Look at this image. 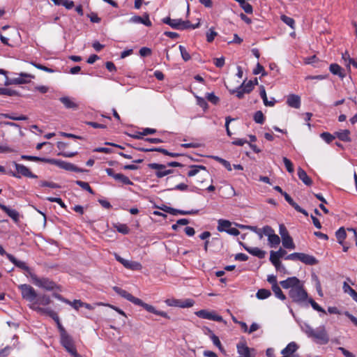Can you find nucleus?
Listing matches in <instances>:
<instances>
[{
	"label": "nucleus",
	"mask_w": 357,
	"mask_h": 357,
	"mask_svg": "<svg viewBox=\"0 0 357 357\" xmlns=\"http://www.w3.org/2000/svg\"><path fill=\"white\" fill-rule=\"evenodd\" d=\"M287 104L291 107L298 109L301 107V98L298 95L290 94L287 96Z\"/></svg>",
	"instance_id": "a878e982"
},
{
	"label": "nucleus",
	"mask_w": 357,
	"mask_h": 357,
	"mask_svg": "<svg viewBox=\"0 0 357 357\" xmlns=\"http://www.w3.org/2000/svg\"><path fill=\"white\" fill-rule=\"evenodd\" d=\"M343 289L345 293H348L351 297L356 292L354 289H352L346 282L343 284Z\"/></svg>",
	"instance_id": "774afa93"
},
{
	"label": "nucleus",
	"mask_w": 357,
	"mask_h": 357,
	"mask_svg": "<svg viewBox=\"0 0 357 357\" xmlns=\"http://www.w3.org/2000/svg\"><path fill=\"white\" fill-rule=\"evenodd\" d=\"M289 296L293 302L301 303L307 300V293L304 289L303 284L301 282L296 287L289 290Z\"/></svg>",
	"instance_id": "20e7f679"
},
{
	"label": "nucleus",
	"mask_w": 357,
	"mask_h": 357,
	"mask_svg": "<svg viewBox=\"0 0 357 357\" xmlns=\"http://www.w3.org/2000/svg\"><path fill=\"white\" fill-rule=\"evenodd\" d=\"M68 146V143L63 142H59L57 143V148L61 150V151L59 152L57 155H61L65 158H73L77 154V151L75 152H70V151H66V149Z\"/></svg>",
	"instance_id": "4be33fe9"
},
{
	"label": "nucleus",
	"mask_w": 357,
	"mask_h": 357,
	"mask_svg": "<svg viewBox=\"0 0 357 357\" xmlns=\"http://www.w3.org/2000/svg\"><path fill=\"white\" fill-rule=\"evenodd\" d=\"M32 77L31 75L26 74V73H21L20 77L9 79L8 77H6V80L4 81V85L8 86L11 84H26L29 82V80L27 79L28 78Z\"/></svg>",
	"instance_id": "2eb2a0df"
},
{
	"label": "nucleus",
	"mask_w": 357,
	"mask_h": 357,
	"mask_svg": "<svg viewBox=\"0 0 357 357\" xmlns=\"http://www.w3.org/2000/svg\"><path fill=\"white\" fill-rule=\"evenodd\" d=\"M239 3L240 6L248 14H252L253 12L252 6L250 3L245 1V0H236Z\"/></svg>",
	"instance_id": "79ce46f5"
},
{
	"label": "nucleus",
	"mask_w": 357,
	"mask_h": 357,
	"mask_svg": "<svg viewBox=\"0 0 357 357\" xmlns=\"http://www.w3.org/2000/svg\"><path fill=\"white\" fill-rule=\"evenodd\" d=\"M200 170H206V167L204 165H190L187 175L188 177H192L197 174Z\"/></svg>",
	"instance_id": "c9c22d12"
},
{
	"label": "nucleus",
	"mask_w": 357,
	"mask_h": 357,
	"mask_svg": "<svg viewBox=\"0 0 357 357\" xmlns=\"http://www.w3.org/2000/svg\"><path fill=\"white\" fill-rule=\"evenodd\" d=\"M206 98L213 105H217L220 102V98L214 93H206Z\"/></svg>",
	"instance_id": "4d7b16f0"
},
{
	"label": "nucleus",
	"mask_w": 357,
	"mask_h": 357,
	"mask_svg": "<svg viewBox=\"0 0 357 357\" xmlns=\"http://www.w3.org/2000/svg\"><path fill=\"white\" fill-rule=\"evenodd\" d=\"M329 70L332 74L337 75L341 79H343L346 76L344 70L337 63H331L329 66Z\"/></svg>",
	"instance_id": "cd10ccee"
},
{
	"label": "nucleus",
	"mask_w": 357,
	"mask_h": 357,
	"mask_svg": "<svg viewBox=\"0 0 357 357\" xmlns=\"http://www.w3.org/2000/svg\"><path fill=\"white\" fill-rule=\"evenodd\" d=\"M113 289L116 294L120 295L121 297L126 298V300L129 301L130 302L136 305H139L144 307L149 312L161 316L166 319H169V316L167 314V312L164 311L157 310L153 305L146 303L141 299L135 297L125 289H123L119 287H114Z\"/></svg>",
	"instance_id": "f257e3e1"
},
{
	"label": "nucleus",
	"mask_w": 357,
	"mask_h": 357,
	"mask_svg": "<svg viewBox=\"0 0 357 357\" xmlns=\"http://www.w3.org/2000/svg\"><path fill=\"white\" fill-rule=\"evenodd\" d=\"M335 236L337 238V242L340 245H343L344 241L347 237V233L344 227H340L335 232Z\"/></svg>",
	"instance_id": "58836bf2"
},
{
	"label": "nucleus",
	"mask_w": 357,
	"mask_h": 357,
	"mask_svg": "<svg viewBox=\"0 0 357 357\" xmlns=\"http://www.w3.org/2000/svg\"><path fill=\"white\" fill-rule=\"evenodd\" d=\"M0 95L13 96L18 95V93L13 89L8 88H0Z\"/></svg>",
	"instance_id": "5fc2aeb1"
},
{
	"label": "nucleus",
	"mask_w": 357,
	"mask_h": 357,
	"mask_svg": "<svg viewBox=\"0 0 357 357\" xmlns=\"http://www.w3.org/2000/svg\"><path fill=\"white\" fill-rule=\"evenodd\" d=\"M211 339L215 346H216L222 352H225V349H223L220 339L217 335L212 333L211 335Z\"/></svg>",
	"instance_id": "864d4df0"
},
{
	"label": "nucleus",
	"mask_w": 357,
	"mask_h": 357,
	"mask_svg": "<svg viewBox=\"0 0 357 357\" xmlns=\"http://www.w3.org/2000/svg\"><path fill=\"white\" fill-rule=\"evenodd\" d=\"M195 314L202 319L213 320L216 321H222V317L220 315L215 314L213 312H210L206 310H201L195 312Z\"/></svg>",
	"instance_id": "f3484780"
},
{
	"label": "nucleus",
	"mask_w": 357,
	"mask_h": 357,
	"mask_svg": "<svg viewBox=\"0 0 357 357\" xmlns=\"http://www.w3.org/2000/svg\"><path fill=\"white\" fill-rule=\"evenodd\" d=\"M47 200H48L50 202H55V203L58 204L63 208H66V204H64V202L62 201V199L60 197H47Z\"/></svg>",
	"instance_id": "680f3d73"
},
{
	"label": "nucleus",
	"mask_w": 357,
	"mask_h": 357,
	"mask_svg": "<svg viewBox=\"0 0 357 357\" xmlns=\"http://www.w3.org/2000/svg\"><path fill=\"white\" fill-rule=\"evenodd\" d=\"M215 161L222 165L228 171H231V165L230 162L219 156H212Z\"/></svg>",
	"instance_id": "49530a36"
},
{
	"label": "nucleus",
	"mask_w": 357,
	"mask_h": 357,
	"mask_svg": "<svg viewBox=\"0 0 357 357\" xmlns=\"http://www.w3.org/2000/svg\"><path fill=\"white\" fill-rule=\"evenodd\" d=\"M272 290L278 298L280 299L281 301H284L286 299V296L283 294L281 288L278 285L272 287Z\"/></svg>",
	"instance_id": "a18cd8bd"
},
{
	"label": "nucleus",
	"mask_w": 357,
	"mask_h": 357,
	"mask_svg": "<svg viewBox=\"0 0 357 357\" xmlns=\"http://www.w3.org/2000/svg\"><path fill=\"white\" fill-rule=\"evenodd\" d=\"M48 164L54 165L58 167L65 169L66 171L75 172H88L86 169L78 167L73 163L66 162L59 159L50 158L48 161Z\"/></svg>",
	"instance_id": "0eeeda50"
},
{
	"label": "nucleus",
	"mask_w": 357,
	"mask_h": 357,
	"mask_svg": "<svg viewBox=\"0 0 357 357\" xmlns=\"http://www.w3.org/2000/svg\"><path fill=\"white\" fill-rule=\"evenodd\" d=\"M218 33L214 31L213 28L209 29V30L206 32V40L208 43H212L215 37L217 36Z\"/></svg>",
	"instance_id": "bf43d9fd"
},
{
	"label": "nucleus",
	"mask_w": 357,
	"mask_h": 357,
	"mask_svg": "<svg viewBox=\"0 0 357 357\" xmlns=\"http://www.w3.org/2000/svg\"><path fill=\"white\" fill-rule=\"evenodd\" d=\"M179 29L178 30H185L188 29H195L196 28H198L199 26V22L192 24L190 23V21L186 20L183 21L181 19H180V23H179Z\"/></svg>",
	"instance_id": "f704fd0d"
},
{
	"label": "nucleus",
	"mask_w": 357,
	"mask_h": 357,
	"mask_svg": "<svg viewBox=\"0 0 357 357\" xmlns=\"http://www.w3.org/2000/svg\"><path fill=\"white\" fill-rule=\"evenodd\" d=\"M51 303L50 297L45 294H36V298L29 305L30 309L36 311L34 307H40V305H48Z\"/></svg>",
	"instance_id": "4468645a"
},
{
	"label": "nucleus",
	"mask_w": 357,
	"mask_h": 357,
	"mask_svg": "<svg viewBox=\"0 0 357 357\" xmlns=\"http://www.w3.org/2000/svg\"><path fill=\"white\" fill-rule=\"evenodd\" d=\"M240 244L243 247V248L250 255L258 257L259 259H264L266 255V252L259 249L257 247H250L246 244L240 242Z\"/></svg>",
	"instance_id": "6ab92c4d"
},
{
	"label": "nucleus",
	"mask_w": 357,
	"mask_h": 357,
	"mask_svg": "<svg viewBox=\"0 0 357 357\" xmlns=\"http://www.w3.org/2000/svg\"><path fill=\"white\" fill-rule=\"evenodd\" d=\"M270 261L272 263V264L275 266L277 271H285V268L282 265L280 258L274 256L273 254H270Z\"/></svg>",
	"instance_id": "473e14b6"
},
{
	"label": "nucleus",
	"mask_w": 357,
	"mask_h": 357,
	"mask_svg": "<svg viewBox=\"0 0 357 357\" xmlns=\"http://www.w3.org/2000/svg\"><path fill=\"white\" fill-rule=\"evenodd\" d=\"M217 229L220 232H227L232 236H238L240 234L238 229L231 227V222L227 220L220 219L218 222Z\"/></svg>",
	"instance_id": "f8f14e48"
},
{
	"label": "nucleus",
	"mask_w": 357,
	"mask_h": 357,
	"mask_svg": "<svg viewBox=\"0 0 357 357\" xmlns=\"http://www.w3.org/2000/svg\"><path fill=\"white\" fill-rule=\"evenodd\" d=\"M270 254H273L274 256L278 258H282L287 255V251L280 248L278 251L271 250Z\"/></svg>",
	"instance_id": "69168bd1"
},
{
	"label": "nucleus",
	"mask_w": 357,
	"mask_h": 357,
	"mask_svg": "<svg viewBox=\"0 0 357 357\" xmlns=\"http://www.w3.org/2000/svg\"><path fill=\"white\" fill-rule=\"evenodd\" d=\"M284 259L286 260L301 261L305 264L311 266L318 263V260L314 256L301 252L291 253L286 256Z\"/></svg>",
	"instance_id": "39448f33"
},
{
	"label": "nucleus",
	"mask_w": 357,
	"mask_h": 357,
	"mask_svg": "<svg viewBox=\"0 0 357 357\" xmlns=\"http://www.w3.org/2000/svg\"><path fill=\"white\" fill-rule=\"evenodd\" d=\"M116 181H118L124 185H133L132 181H131L128 176H125L123 174H118V175L116 176Z\"/></svg>",
	"instance_id": "de8ad7c7"
},
{
	"label": "nucleus",
	"mask_w": 357,
	"mask_h": 357,
	"mask_svg": "<svg viewBox=\"0 0 357 357\" xmlns=\"http://www.w3.org/2000/svg\"><path fill=\"white\" fill-rule=\"evenodd\" d=\"M308 302L310 303L311 306L314 310H317L318 312H324V310L317 303H316L312 298H309Z\"/></svg>",
	"instance_id": "338daca9"
},
{
	"label": "nucleus",
	"mask_w": 357,
	"mask_h": 357,
	"mask_svg": "<svg viewBox=\"0 0 357 357\" xmlns=\"http://www.w3.org/2000/svg\"><path fill=\"white\" fill-rule=\"evenodd\" d=\"M129 22L135 24H142L146 26H151L152 22L149 19V15L147 13H145L142 17L135 15L130 18Z\"/></svg>",
	"instance_id": "a211bd4d"
},
{
	"label": "nucleus",
	"mask_w": 357,
	"mask_h": 357,
	"mask_svg": "<svg viewBox=\"0 0 357 357\" xmlns=\"http://www.w3.org/2000/svg\"><path fill=\"white\" fill-rule=\"evenodd\" d=\"M36 312L41 314H45L51 317L54 321H58L59 317L56 312L48 307H34Z\"/></svg>",
	"instance_id": "b1692460"
},
{
	"label": "nucleus",
	"mask_w": 357,
	"mask_h": 357,
	"mask_svg": "<svg viewBox=\"0 0 357 357\" xmlns=\"http://www.w3.org/2000/svg\"><path fill=\"white\" fill-rule=\"evenodd\" d=\"M254 121L257 123L263 124L265 121V116L261 111H257L253 116Z\"/></svg>",
	"instance_id": "8fccbe9b"
},
{
	"label": "nucleus",
	"mask_w": 357,
	"mask_h": 357,
	"mask_svg": "<svg viewBox=\"0 0 357 357\" xmlns=\"http://www.w3.org/2000/svg\"><path fill=\"white\" fill-rule=\"evenodd\" d=\"M59 100L67 109H77L78 108V105L75 102L72 98L68 96L61 97L59 98Z\"/></svg>",
	"instance_id": "c756f323"
},
{
	"label": "nucleus",
	"mask_w": 357,
	"mask_h": 357,
	"mask_svg": "<svg viewBox=\"0 0 357 357\" xmlns=\"http://www.w3.org/2000/svg\"><path fill=\"white\" fill-rule=\"evenodd\" d=\"M259 73H261L262 76L266 75V73L265 72L264 67L259 63H257L256 68L253 70V74L258 75Z\"/></svg>",
	"instance_id": "0e129e2a"
},
{
	"label": "nucleus",
	"mask_w": 357,
	"mask_h": 357,
	"mask_svg": "<svg viewBox=\"0 0 357 357\" xmlns=\"http://www.w3.org/2000/svg\"><path fill=\"white\" fill-rule=\"evenodd\" d=\"M13 164L17 172L10 171L7 172L10 176L18 178H20L22 176L31 178H36L38 177L37 175L33 174L30 169L24 165L17 163L16 162H14Z\"/></svg>",
	"instance_id": "423d86ee"
},
{
	"label": "nucleus",
	"mask_w": 357,
	"mask_h": 357,
	"mask_svg": "<svg viewBox=\"0 0 357 357\" xmlns=\"http://www.w3.org/2000/svg\"><path fill=\"white\" fill-rule=\"evenodd\" d=\"M282 245L284 248L287 249H294L295 248V244L293 241L292 238L289 236H286L282 239Z\"/></svg>",
	"instance_id": "c03bdc74"
},
{
	"label": "nucleus",
	"mask_w": 357,
	"mask_h": 357,
	"mask_svg": "<svg viewBox=\"0 0 357 357\" xmlns=\"http://www.w3.org/2000/svg\"><path fill=\"white\" fill-rule=\"evenodd\" d=\"M61 344L73 356L78 357L79 354L75 346L73 338L68 334L61 337Z\"/></svg>",
	"instance_id": "9b49d317"
},
{
	"label": "nucleus",
	"mask_w": 357,
	"mask_h": 357,
	"mask_svg": "<svg viewBox=\"0 0 357 357\" xmlns=\"http://www.w3.org/2000/svg\"><path fill=\"white\" fill-rule=\"evenodd\" d=\"M271 295L270 290L266 289H260L257 291L256 296L259 300H264L268 298Z\"/></svg>",
	"instance_id": "37998d69"
},
{
	"label": "nucleus",
	"mask_w": 357,
	"mask_h": 357,
	"mask_svg": "<svg viewBox=\"0 0 357 357\" xmlns=\"http://www.w3.org/2000/svg\"><path fill=\"white\" fill-rule=\"evenodd\" d=\"M125 268L132 271H139L142 269V266L139 262L128 260L126 264H125Z\"/></svg>",
	"instance_id": "a19ab883"
},
{
	"label": "nucleus",
	"mask_w": 357,
	"mask_h": 357,
	"mask_svg": "<svg viewBox=\"0 0 357 357\" xmlns=\"http://www.w3.org/2000/svg\"><path fill=\"white\" fill-rule=\"evenodd\" d=\"M196 100H197V104L200 107H202L204 109V111H206L208 109V105L206 100L204 98H203L202 97L197 96Z\"/></svg>",
	"instance_id": "052dcab7"
},
{
	"label": "nucleus",
	"mask_w": 357,
	"mask_h": 357,
	"mask_svg": "<svg viewBox=\"0 0 357 357\" xmlns=\"http://www.w3.org/2000/svg\"><path fill=\"white\" fill-rule=\"evenodd\" d=\"M282 160L287 172L291 174L293 173L294 172V168L292 162L286 157H283Z\"/></svg>",
	"instance_id": "603ef678"
},
{
	"label": "nucleus",
	"mask_w": 357,
	"mask_h": 357,
	"mask_svg": "<svg viewBox=\"0 0 357 357\" xmlns=\"http://www.w3.org/2000/svg\"><path fill=\"white\" fill-rule=\"evenodd\" d=\"M268 242L270 247L276 248L280 243V238L278 235L274 233L272 235H269Z\"/></svg>",
	"instance_id": "ea45409f"
},
{
	"label": "nucleus",
	"mask_w": 357,
	"mask_h": 357,
	"mask_svg": "<svg viewBox=\"0 0 357 357\" xmlns=\"http://www.w3.org/2000/svg\"><path fill=\"white\" fill-rule=\"evenodd\" d=\"M305 333L317 344H326L329 342V337L324 326H320L316 328L307 326Z\"/></svg>",
	"instance_id": "f03ea898"
},
{
	"label": "nucleus",
	"mask_w": 357,
	"mask_h": 357,
	"mask_svg": "<svg viewBox=\"0 0 357 357\" xmlns=\"http://www.w3.org/2000/svg\"><path fill=\"white\" fill-rule=\"evenodd\" d=\"M335 136L341 141L349 142L351 141L350 137V131L349 130H344L336 132Z\"/></svg>",
	"instance_id": "72a5a7b5"
},
{
	"label": "nucleus",
	"mask_w": 357,
	"mask_h": 357,
	"mask_svg": "<svg viewBox=\"0 0 357 357\" xmlns=\"http://www.w3.org/2000/svg\"><path fill=\"white\" fill-rule=\"evenodd\" d=\"M40 186L48 187V188H54V189H57V188H61V186L59 184L52 182V181H41L40 182Z\"/></svg>",
	"instance_id": "6e6d98bb"
},
{
	"label": "nucleus",
	"mask_w": 357,
	"mask_h": 357,
	"mask_svg": "<svg viewBox=\"0 0 357 357\" xmlns=\"http://www.w3.org/2000/svg\"><path fill=\"white\" fill-rule=\"evenodd\" d=\"M281 20L285 23L287 25L290 26L291 29H294L295 21L293 18L288 17L287 15H282L281 16Z\"/></svg>",
	"instance_id": "3c124183"
},
{
	"label": "nucleus",
	"mask_w": 357,
	"mask_h": 357,
	"mask_svg": "<svg viewBox=\"0 0 357 357\" xmlns=\"http://www.w3.org/2000/svg\"><path fill=\"white\" fill-rule=\"evenodd\" d=\"M31 279L36 286L47 291H52L58 287L53 280L48 278H38L35 273L31 275Z\"/></svg>",
	"instance_id": "7ed1b4c3"
},
{
	"label": "nucleus",
	"mask_w": 357,
	"mask_h": 357,
	"mask_svg": "<svg viewBox=\"0 0 357 357\" xmlns=\"http://www.w3.org/2000/svg\"><path fill=\"white\" fill-rule=\"evenodd\" d=\"M75 183L79 187H81L83 190L88 191L91 195H94V191L87 182L76 181Z\"/></svg>",
	"instance_id": "09e8293b"
},
{
	"label": "nucleus",
	"mask_w": 357,
	"mask_h": 357,
	"mask_svg": "<svg viewBox=\"0 0 357 357\" xmlns=\"http://www.w3.org/2000/svg\"><path fill=\"white\" fill-rule=\"evenodd\" d=\"M165 303L169 306L179 307L181 308L191 307L194 305L195 301L192 299H167Z\"/></svg>",
	"instance_id": "ddd939ff"
},
{
	"label": "nucleus",
	"mask_w": 357,
	"mask_h": 357,
	"mask_svg": "<svg viewBox=\"0 0 357 357\" xmlns=\"http://www.w3.org/2000/svg\"><path fill=\"white\" fill-rule=\"evenodd\" d=\"M162 22L165 24L169 25L173 29H179L180 19H171L170 17H167L164 18Z\"/></svg>",
	"instance_id": "4c0bfd02"
},
{
	"label": "nucleus",
	"mask_w": 357,
	"mask_h": 357,
	"mask_svg": "<svg viewBox=\"0 0 357 357\" xmlns=\"http://www.w3.org/2000/svg\"><path fill=\"white\" fill-rule=\"evenodd\" d=\"M165 211L172 214V215H176V214H181V215H191V214H196L197 213L198 211H183V210H177L174 209L170 207L166 206V208L164 209Z\"/></svg>",
	"instance_id": "7c9ffc66"
},
{
	"label": "nucleus",
	"mask_w": 357,
	"mask_h": 357,
	"mask_svg": "<svg viewBox=\"0 0 357 357\" xmlns=\"http://www.w3.org/2000/svg\"><path fill=\"white\" fill-rule=\"evenodd\" d=\"M6 257L15 266L26 271L30 278L31 274H34L24 261L18 260L11 254H6Z\"/></svg>",
	"instance_id": "dca6fc26"
},
{
	"label": "nucleus",
	"mask_w": 357,
	"mask_h": 357,
	"mask_svg": "<svg viewBox=\"0 0 357 357\" xmlns=\"http://www.w3.org/2000/svg\"><path fill=\"white\" fill-rule=\"evenodd\" d=\"M297 174L299 179L301 180L304 184L307 186H310L312 184V180L308 176L306 172L301 167L298 168Z\"/></svg>",
	"instance_id": "c85d7f7f"
},
{
	"label": "nucleus",
	"mask_w": 357,
	"mask_h": 357,
	"mask_svg": "<svg viewBox=\"0 0 357 357\" xmlns=\"http://www.w3.org/2000/svg\"><path fill=\"white\" fill-rule=\"evenodd\" d=\"M298 345L295 342L289 343L281 351L282 357H292L293 354L298 350Z\"/></svg>",
	"instance_id": "412c9836"
},
{
	"label": "nucleus",
	"mask_w": 357,
	"mask_h": 357,
	"mask_svg": "<svg viewBox=\"0 0 357 357\" xmlns=\"http://www.w3.org/2000/svg\"><path fill=\"white\" fill-rule=\"evenodd\" d=\"M321 137L326 142V143H331L333 142V140L335 139V136L331 135L329 132H322L321 134Z\"/></svg>",
	"instance_id": "e2e57ef3"
},
{
	"label": "nucleus",
	"mask_w": 357,
	"mask_h": 357,
	"mask_svg": "<svg viewBox=\"0 0 357 357\" xmlns=\"http://www.w3.org/2000/svg\"><path fill=\"white\" fill-rule=\"evenodd\" d=\"M148 167L155 170V175L158 178H162L174 172L173 169H167V165L158 163H149Z\"/></svg>",
	"instance_id": "9d476101"
},
{
	"label": "nucleus",
	"mask_w": 357,
	"mask_h": 357,
	"mask_svg": "<svg viewBox=\"0 0 357 357\" xmlns=\"http://www.w3.org/2000/svg\"><path fill=\"white\" fill-rule=\"evenodd\" d=\"M0 208L3 210L15 222H17L19 221L20 215L16 210L11 209L4 204H0Z\"/></svg>",
	"instance_id": "393cba45"
},
{
	"label": "nucleus",
	"mask_w": 357,
	"mask_h": 357,
	"mask_svg": "<svg viewBox=\"0 0 357 357\" xmlns=\"http://www.w3.org/2000/svg\"><path fill=\"white\" fill-rule=\"evenodd\" d=\"M17 287L24 300L31 303L36 298L37 292L32 286L27 284H22L18 285Z\"/></svg>",
	"instance_id": "6e6552de"
},
{
	"label": "nucleus",
	"mask_w": 357,
	"mask_h": 357,
	"mask_svg": "<svg viewBox=\"0 0 357 357\" xmlns=\"http://www.w3.org/2000/svg\"><path fill=\"white\" fill-rule=\"evenodd\" d=\"M178 48L181 52L182 59L185 61H189L191 59V56H190L189 52L187 51L186 48L183 45H179Z\"/></svg>",
	"instance_id": "13d9d810"
},
{
	"label": "nucleus",
	"mask_w": 357,
	"mask_h": 357,
	"mask_svg": "<svg viewBox=\"0 0 357 357\" xmlns=\"http://www.w3.org/2000/svg\"><path fill=\"white\" fill-rule=\"evenodd\" d=\"M21 158L24 160L33 161V162H43L45 163H48V161L50 159V158H40V157H38V156L27 155H22Z\"/></svg>",
	"instance_id": "e433bc0d"
},
{
	"label": "nucleus",
	"mask_w": 357,
	"mask_h": 357,
	"mask_svg": "<svg viewBox=\"0 0 357 357\" xmlns=\"http://www.w3.org/2000/svg\"><path fill=\"white\" fill-rule=\"evenodd\" d=\"M237 351L242 357H255L250 354V349L244 342L237 344Z\"/></svg>",
	"instance_id": "bb28decb"
},
{
	"label": "nucleus",
	"mask_w": 357,
	"mask_h": 357,
	"mask_svg": "<svg viewBox=\"0 0 357 357\" xmlns=\"http://www.w3.org/2000/svg\"><path fill=\"white\" fill-rule=\"evenodd\" d=\"M53 296L58 299L59 301H61V302H63L66 304H68L71 305L75 310H77L79 307H81V300H74L73 301H70L67 298H65L63 297L61 294L54 293L53 294Z\"/></svg>",
	"instance_id": "5701e85b"
},
{
	"label": "nucleus",
	"mask_w": 357,
	"mask_h": 357,
	"mask_svg": "<svg viewBox=\"0 0 357 357\" xmlns=\"http://www.w3.org/2000/svg\"><path fill=\"white\" fill-rule=\"evenodd\" d=\"M260 96L261 98H262L263 100V102H264V104L266 105V106H268V107H273L275 105V100L274 98H272V100H268V98H267V96H266V90H265V88L264 86H260Z\"/></svg>",
	"instance_id": "2f4dec72"
},
{
	"label": "nucleus",
	"mask_w": 357,
	"mask_h": 357,
	"mask_svg": "<svg viewBox=\"0 0 357 357\" xmlns=\"http://www.w3.org/2000/svg\"><path fill=\"white\" fill-rule=\"evenodd\" d=\"M254 86L255 84L252 80H250L247 83L244 81L236 89L229 90V93L231 94L236 93V96L238 99H242L244 97L245 93H250L253 90Z\"/></svg>",
	"instance_id": "1a4fd4ad"
},
{
	"label": "nucleus",
	"mask_w": 357,
	"mask_h": 357,
	"mask_svg": "<svg viewBox=\"0 0 357 357\" xmlns=\"http://www.w3.org/2000/svg\"><path fill=\"white\" fill-rule=\"evenodd\" d=\"M301 280L296 277H289L287 279L280 281V284L283 289H292L301 283Z\"/></svg>",
	"instance_id": "aec40b11"
}]
</instances>
